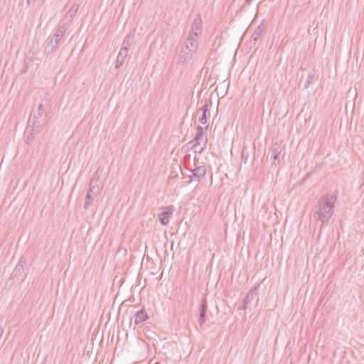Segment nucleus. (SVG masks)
Segmentation results:
<instances>
[{
    "mask_svg": "<svg viewBox=\"0 0 364 364\" xmlns=\"http://www.w3.org/2000/svg\"><path fill=\"white\" fill-rule=\"evenodd\" d=\"M336 199L335 193L326 194L318 199L313 216L314 220L321 223V228L331 220Z\"/></svg>",
    "mask_w": 364,
    "mask_h": 364,
    "instance_id": "f257e3e1",
    "label": "nucleus"
},
{
    "mask_svg": "<svg viewBox=\"0 0 364 364\" xmlns=\"http://www.w3.org/2000/svg\"><path fill=\"white\" fill-rule=\"evenodd\" d=\"M208 127V125L204 128L200 125L196 127V134L194 139L189 142V144L193 143V148L195 149V152L201 154L205 148L208 143V139L207 136H204L203 129H207Z\"/></svg>",
    "mask_w": 364,
    "mask_h": 364,
    "instance_id": "f03ea898",
    "label": "nucleus"
},
{
    "mask_svg": "<svg viewBox=\"0 0 364 364\" xmlns=\"http://www.w3.org/2000/svg\"><path fill=\"white\" fill-rule=\"evenodd\" d=\"M95 180L94 178L91 179L83 206L85 210L90 208L98 193L99 188L97 185H95Z\"/></svg>",
    "mask_w": 364,
    "mask_h": 364,
    "instance_id": "7ed1b4c3",
    "label": "nucleus"
},
{
    "mask_svg": "<svg viewBox=\"0 0 364 364\" xmlns=\"http://www.w3.org/2000/svg\"><path fill=\"white\" fill-rule=\"evenodd\" d=\"M191 173L188 183L192 181L200 182L206 175V167L205 166H197L190 170Z\"/></svg>",
    "mask_w": 364,
    "mask_h": 364,
    "instance_id": "20e7f679",
    "label": "nucleus"
},
{
    "mask_svg": "<svg viewBox=\"0 0 364 364\" xmlns=\"http://www.w3.org/2000/svg\"><path fill=\"white\" fill-rule=\"evenodd\" d=\"M174 211L173 205H168L163 208V211L159 214L158 219L163 225H166L169 223V219Z\"/></svg>",
    "mask_w": 364,
    "mask_h": 364,
    "instance_id": "39448f33",
    "label": "nucleus"
},
{
    "mask_svg": "<svg viewBox=\"0 0 364 364\" xmlns=\"http://www.w3.org/2000/svg\"><path fill=\"white\" fill-rule=\"evenodd\" d=\"M284 149V146L281 144H274L269 150V154H271L270 160L272 164H275L277 161H279V157L282 151Z\"/></svg>",
    "mask_w": 364,
    "mask_h": 364,
    "instance_id": "423d86ee",
    "label": "nucleus"
},
{
    "mask_svg": "<svg viewBox=\"0 0 364 364\" xmlns=\"http://www.w3.org/2000/svg\"><path fill=\"white\" fill-rule=\"evenodd\" d=\"M188 46H181L178 53V61L181 63H186L193 58V52L188 49Z\"/></svg>",
    "mask_w": 364,
    "mask_h": 364,
    "instance_id": "0eeeda50",
    "label": "nucleus"
},
{
    "mask_svg": "<svg viewBox=\"0 0 364 364\" xmlns=\"http://www.w3.org/2000/svg\"><path fill=\"white\" fill-rule=\"evenodd\" d=\"M202 33V19L200 14L194 18L192 26L191 31L189 33H192L193 37L198 38Z\"/></svg>",
    "mask_w": 364,
    "mask_h": 364,
    "instance_id": "6e6552de",
    "label": "nucleus"
},
{
    "mask_svg": "<svg viewBox=\"0 0 364 364\" xmlns=\"http://www.w3.org/2000/svg\"><path fill=\"white\" fill-rule=\"evenodd\" d=\"M182 46H188V50L196 53L198 47V38L193 37L192 33H189Z\"/></svg>",
    "mask_w": 364,
    "mask_h": 364,
    "instance_id": "1a4fd4ad",
    "label": "nucleus"
},
{
    "mask_svg": "<svg viewBox=\"0 0 364 364\" xmlns=\"http://www.w3.org/2000/svg\"><path fill=\"white\" fill-rule=\"evenodd\" d=\"M208 310V304L205 299H203L199 307V318L200 326H202L205 322V316Z\"/></svg>",
    "mask_w": 364,
    "mask_h": 364,
    "instance_id": "9d476101",
    "label": "nucleus"
},
{
    "mask_svg": "<svg viewBox=\"0 0 364 364\" xmlns=\"http://www.w3.org/2000/svg\"><path fill=\"white\" fill-rule=\"evenodd\" d=\"M67 30L66 24L63 23L58 26V29L55 31L53 36L51 38H53V44L56 46H58V42L61 39V38L65 34Z\"/></svg>",
    "mask_w": 364,
    "mask_h": 364,
    "instance_id": "9b49d317",
    "label": "nucleus"
},
{
    "mask_svg": "<svg viewBox=\"0 0 364 364\" xmlns=\"http://www.w3.org/2000/svg\"><path fill=\"white\" fill-rule=\"evenodd\" d=\"M259 287V284H256L248 291L242 301V303H244L245 305H248L257 296V290Z\"/></svg>",
    "mask_w": 364,
    "mask_h": 364,
    "instance_id": "f8f14e48",
    "label": "nucleus"
},
{
    "mask_svg": "<svg viewBox=\"0 0 364 364\" xmlns=\"http://www.w3.org/2000/svg\"><path fill=\"white\" fill-rule=\"evenodd\" d=\"M135 317L134 318V323L135 325H137L143 321H145L149 319V316L147 313L146 312L144 307L141 308L139 311L135 313L134 315Z\"/></svg>",
    "mask_w": 364,
    "mask_h": 364,
    "instance_id": "ddd939ff",
    "label": "nucleus"
},
{
    "mask_svg": "<svg viewBox=\"0 0 364 364\" xmlns=\"http://www.w3.org/2000/svg\"><path fill=\"white\" fill-rule=\"evenodd\" d=\"M33 117L35 118H43V121H46L47 111L42 102L38 105V109L33 112Z\"/></svg>",
    "mask_w": 364,
    "mask_h": 364,
    "instance_id": "4468645a",
    "label": "nucleus"
},
{
    "mask_svg": "<svg viewBox=\"0 0 364 364\" xmlns=\"http://www.w3.org/2000/svg\"><path fill=\"white\" fill-rule=\"evenodd\" d=\"M46 122L43 120V118H35L33 117L32 119L29 121L28 124L33 127L37 132H41L43 129V125Z\"/></svg>",
    "mask_w": 364,
    "mask_h": 364,
    "instance_id": "2eb2a0df",
    "label": "nucleus"
},
{
    "mask_svg": "<svg viewBox=\"0 0 364 364\" xmlns=\"http://www.w3.org/2000/svg\"><path fill=\"white\" fill-rule=\"evenodd\" d=\"M128 52L125 49H121L118 53V55L117 57L116 60V65L115 68H119L124 62L126 60V58L127 56Z\"/></svg>",
    "mask_w": 364,
    "mask_h": 364,
    "instance_id": "dca6fc26",
    "label": "nucleus"
},
{
    "mask_svg": "<svg viewBox=\"0 0 364 364\" xmlns=\"http://www.w3.org/2000/svg\"><path fill=\"white\" fill-rule=\"evenodd\" d=\"M264 31V26L263 25L258 26L255 32L252 35V41L254 42V45L256 44V42L259 39V36L262 35V32Z\"/></svg>",
    "mask_w": 364,
    "mask_h": 364,
    "instance_id": "f3484780",
    "label": "nucleus"
},
{
    "mask_svg": "<svg viewBox=\"0 0 364 364\" xmlns=\"http://www.w3.org/2000/svg\"><path fill=\"white\" fill-rule=\"evenodd\" d=\"M315 80V71L312 70L309 72L306 79H305L303 88L306 89L308 88L311 83L314 82Z\"/></svg>",
    "mask_w": 364,
    "mask_h": 364,
    "instance_id": "a211bd4d",
    "label": "nucleus"
},
{
    "mask_svg": "<svg viewBox=\"0 0 364 364\" xmlns=\"http://www.w3.org/2000/svg\"><path fill=\"white\" fill-rule=\"evenodd\" d=\"M78 8V4H73L65 15V18L71 21L73 17L76 15Z\"/></svg>",
    "mask_w": 364,
    "mask_h": 364,
    "instance_id": "6ab92c4d",
    "label": "nucleus"
},
{
    "mask_svg": "<svg viewBox=\"0 0 364 364\" xmlns=\"http://www.w3.org/2000/svg\"><path fill=\"white\" fill-rule=\"evenodd\" d=\"M55 47H56V46L53 44V38H50L47 45L46 46L44 52L46 54H49L53 50V49Z\"/></svg>",
    "mask_w": 364,
    "mask_h": 364,
    "instance_id": "aec40b11",
    "label": "nucleus"
},
{
    "mask_svg": "<svg viewBox=\"0 0 364 364\" xmlns=\"http://www.w3.org/2000/svg\"><path fill=\"white\" fill-rule=\"evenodd\" d=\"M132 39L129 36H127L123 43H122V48L121 49H125L128 52L129 47L132 46Z\"/></svg>",
    "mask_w": 364,
    "mask_h": 364,
    "instance_id": "412c9836",
    "label": "nucleus"
},
{
    "mask_svg": "<svg viewBox=\"0 0 364 364\" xmlns=\"http://www.w3.org/2000/svg\"><path fill=\"white\" fill-rule=\"evenodd\" d=\"M23 271V265H16L15 269H14L11 276L14 278L21 274V272Z\"/></svg>",
    "mask_w": 364,
    "mask_h": 364,
    "instance_id": "4be33fe9",
    "label": "nucleus"
},
{
    "mask_svg": "<svg viewBox=\"0 0 364 364\" xmlns=\"http://www.w3.org/2000/svg\"><path fill=\"white\" fill-rule=\"evenodd\" d=\"M36 130L34 129V127L31 125L28 124L26 129V134H29L31 136H35L36 134H38Z\"/></svg>",
    "mask_w": 364,
    "mask_h": 364,
    "instance_id": "5701e85b",
    "label": "nucleus"
},
{
    "mask_svg": "<svg viewBox=\"0 0 364 364\" xmlns=\"http://www.w3.org/2000/svg\"><path fill=\"white\" fill-rule=\"evenodd\" d=\"M248 157H249V152L247 150V148L244 147L242 150L241 158L245 164H247Z\"/></svg>",
    "mask_w": 364,
    "mask_h": 364,
    "instance_id": "b1692460",
    "label": "nucleus"
},
{
    "mask_svg": "<svg viewBox=\"0 0 364 364\" xmlns=\"http://www.w3.org/2000/svg\"><path fill=\"white\" fill-rule=\"evenodd\" d=\"M211 101L208 102V100H205V104L200 108V110L203 112V113L207 114V112H208L209 107L211 105Z\"/></svg>",
    "mask_w": 364,
    "mask_h": 364,
    "instance_id": "393cba45",
    "label": "nucleus"
},
{
    "mask_svg": "<svg viewBox=\"0 0 364 364\" xmlns=\"http://www.w3.org/2000/svg\"><path fill=\"white\" fill-rule=\"evenodd\" d=\"M199 122H200L202 124H206V122H207V114H205V113H202L201 117L199 118Z\"/></svg>",
    "mask_w": 364,
    "mask_h": 364,
    "instance_id": "a878e982",
    "label": "nucleus"
},
{
    "mask_svg": "<svg viewBox=\"0 0 364 364\" xmlns=\"http://www.w3.org/2000/svg\"><path fill=\"white\" fill-rule=\"evenodd\" d=\"M33 139H34V136H31V135H29V134H26V141L28 144H29V143H31V142H32V141H33Z\"/></svg>",
    "mask_w": 364,
    "mask_h": 364,
    "instance_id": "bb28decb",
    "label": "nucleus"
},
{
    "mask_svg": "<svg viewBox=\"0 0 364 364\" xmlns=\"http://www.w3.org/2000/svg\"><path fill=\"white\" fill-rule=\"evenodd\" d=\"M247 307V305H245L244 303H242V306L239 307L240 310H245Z\"/></svg>",
    "mask_w": 364,
    "mask_h": 364,
    "instance_id": "cd10ccee",
    "label": "nucleus"
},
{
    "mask_svg": "<svg viewBox=\"0 0 364 364\" xmlns=\"http://www.w3.org/2000/svg\"><path fill=\"white\" fill-rule=\"evenodd\" d=\"M253 0H245V3L248 5H250Z\"/></svg>",
    "mask_w": 364,
    "mask_h": 364,
    "instance_id": "c85d7f7f",
    "label": "nucleus"
},
{
    "mask_svg": "<svg viewBox=\"0 0 364 364\" xmlns=\"http://www.w3.org/2000/svg\"><path fill=\"white\" fill-rule=\"evenodd\" d=\"M132 318H133V317H132V316H130L129 317V324H130V325H131V323H132Z\"/></svg>",
    "mask_w": 364,
    "mask_h": 364,
    "instance_id": "c756f323",
    "label": "nucleus"
},
{
    "mask_svg": "<svg viewBox=\"0 0 364 364\" xmlns=\"http://www.w3.org/2000/svg\"><path fill=\"white\" fill-rule=\"evenodd\" d=\"M27 4H31L32 2V0H26Z\"/></svg>",
    "mask_w": 364,
    "mask_h": 364,
    "instance_id": "7c9ffc66",
    "label": "nucleus"
},
{
    "mask_svg": "<svg viewBox=\"0 0 364 364\" xmlns=\"http://www.w3.org/2000/svg\"><path fill=\"white\" fill-rule=\"evenodd\" d=\"M303 78H304V76H301V80L300 84H301V83H302Z\"/></svg>",
    "mask_w": 364,
    "mask_h": 364,
    "instance_id": "2f4dec72",
    "label": "nucleus"
},
{
    "mask_svg": "<svg viewBox=\"0 0 364 364\" xmlns=\"http://www.w3.org/2000/svg\"><path fill=\"white\" fill-rule=\"evenodd\" d=\"M154 364H160L159 362L155 363Z\"/></svg>",
    "mask_w": 364,
    "mask_h": 364,
    "instance_id": "473e14b6",
    "label": "nucleus"
}]
</instances>
